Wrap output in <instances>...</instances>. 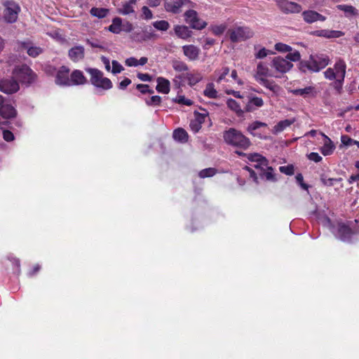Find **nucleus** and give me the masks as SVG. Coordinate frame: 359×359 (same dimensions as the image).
<instances>
[{
    "instance_id": "obj_1",
    "label": "nucleus",
    "mask_w": 359,
    "mask_h": 359,
    "mask_svg": "<svg viewBox=\"0 0 359 359\" xmlns=\"http://www.w3.org/2000/svg\"><path fill=\"white\" fill-rule=\"evenodd\" d=\"M254 163L252 166L257 170V172L251 168L245 165L244 169L250 172V175L255 182L257 180V175L261 179L270 182H276L277 178L274 172V170L271 166L269 165L267 158H249Z\"/></svg>"
},
{
    "instance_id": "obj_2",
    "label": "nucleus",
    "mask_w": 359,
    "mask_h": 359,
    "mask_svg": "<svg viewBox=\"0 0 359 359\" xmlns=\"http://www.w3.org/2000/svg\"><path fill=\"white\" fill-rule=\"evenodd\" d=\"M329 57L323 54L311 55L309 60H302L299 64V69L305 73L307 71L318 72L328 65Z\"/></svg>"
},
{
    "instance_id": "obj_3",
    "label": "nucleus",
    "mask_w": 359,
    "mask_h": 359,
    "mask_svg": "<svg viewBox=\"0 0 359 359\" xmlns=\"http://www.w3.org/2000/svg\"><path fill=\"white\" fill-rule=\"evenodd\" d=\"M223 137L227 144L243 149L248 148L251 144L247 137L235 128H229L224 131Z\"/></svg>"
},
{
    "instance_id": "obj_4",
    "label": "nucleus",
    "mask_w": 359,
    "mask_h": 359,
    "mask_svg": "<svg viewBox=\"0 0 359 359\" xmlns=\"http://www.w3.org/2000/svg\"><path fill=\"white\" fill-rule=\"evenodd\" d=\"M86 71L90 75V83L97 88L104 90L111 89L113 86L111 80L104 77L102 72L95 68H86Z\"/></svg>"
},
{
    "instance_id": "obj_5",
    "label": "nucleus",
    "mask_w": 359,
    "mask_h": 359,
    "mask_svg": "<svg viewBox=\"0 0 359 359\" xmlns=\"http://www.w3.org/2000/svg\"><path fill=\"white\" fill-rule=\"evenodd\" d=\"M226 34L232 43H238L252 38L254 32L247 27H236L229 29Z\"/></svg>"
},
{
    "instance_id": "obj_6",
    "label": "nucleus",
    "mask_w": 359,
    "mask_h": 359,
    "mask_svg": "<svg viewBox=\"0 0 359 359\" xmlns=\"http://www.w3.org/2000/svg\"><path fill=\"white\" fill-rule=\"evenodd\" d=\"M351 222H339L337 226V237L343 242L351 243L352 237L357 233L355 229L351 226Z\"/></svg>"
},
{
    "instance_id": "obj_7",
    "label": "nucleus",
    "mask_w": 359,
    "mask_h": 359,
    "mask_svg": "<svg viewBox=\"0 0 359 359\" xmlns=\"http://www.w3.org/2000/svg\"><path fill=\"white\" fill-rule=\"evenodd\" d=\"M4 5L5 20L9 23L14 22L18 18V13L20 11V6L13 1H6Z\"/></svg>"
},
{
    "instance_id": "obj_8",
    "label": "nucleus",
    "mask_w": 359,
    "mask_h": 359,
    "mask_svg": "<svg viewBox=\"0 0 359 359\" xmlns=\"http://www.w3.org/2000/svg\"><path fill=\"white\" fill-rule=\"evenodd\" d=\"M277 5L284 13H299L302 11V6L297 3L287 0H277Z\"/></svg>"
},
{
    "instance_id": "obj_9",
    "label": "nucleus",
    "mask_w": 359,
    "mask_h": 359,
    "mask_svg": "<svg viewBox=\"0 0 359 359\" xmlns=\"http://www.w3.org/2000/svg\"><path fill=\"white\" fill-rule=\"evenodd\" d=\"M190 3V0H166V2H164V8L168 13L178 14L183 6Z\"/></svg>"
},
{
    "instance_id": "obj_10",
    "label": "nucleus",
    "mask_w": 359,
    "mask_h": 359,
    "mask_svg": "<svg viewBox=\"0 0 359 359\" xmlns=\"http://www.w3.org/2000/svg\"><path fill=\"white\" fill-rule=\"evenodd\" d=\"M271 65L280 73H286L293 67L290 62L280 56L275 57L271 62Z\"/></svg>"
},
{
    "instance_id": "obj_11",
    "label": "nucleus",
    "mask_w": 359,
    "mask_h": 359,
    "mask_svg": "<svg viewBox=\"0 0 359 359\" xmlns=\"http://www.w3.org/2000/svg\"><path fill=\"white\" fill-rule=\"evenodd\" d=\"M69 69L62 66L55 76V83L59 86H70Z\"/></svg>"
},
{
    "instance_id": "obj_12",
    "label": "nucleus",
    "mask_w": 359,
    "mask_h": 359,
    "mask_svg": "<svg viewBox=\"0 0 359 359\" xmlns=\"http://www.w3.org/2000/svg\"><path fill=\"white\" fill-rule=\"evenodd\" d=\"M19 90V84L13 79L0 80V90L6 94H12Z\"/></svg>"
},
{
    "instance_id": "obj_13",
    "label": "nucleus",
    "mask_w": 359,
    "mask_h": 359,
    "mask_svg": "<svg viewBox=\"0 0 359 359\" xmlns=\"http://www.w3.org/2000/svg\"><path fill=\"white\" fill-rule=\"evenodd\" d=\"M302 16L304 20L309 24L316 22L318 20L325 21L326 20V18L324 15L312 10L304 11L302 13Z\"/></svg>"
},
{
    "instance_id": "obj_14",
    "label": "nucleus",
    "mask_w": 359,
    "mask_h": 359,
    "mask_svg": "<svg viewBox=\"0 0 359 359\" xmlns=\"http://www.w3.org/2000/svg\"><path fill=\"white\" fill-rule=\"evenodd\" d=\"M87 83V79L83 72L76 69L70 75V86L83 85Z\"/></svg>"
},
{
    "instance_id": "obj_15",
    "label": "nucleus",
    "mask_w": 359,
    "mask_h": 359,
    "mask_svg": "<svg viewBox=\"0 0 359 359\" xmlns=\"http://www.w3.org/2000/svg\"><path fill=\"white\" fill-rule=\"evenodd\" d=\"M183 53L190 60H196L198 58L200 49L194 45H186L182 47Z\"/></svg>"
},
{
    "instance_id": "obj_16",
    "label": "nucleus",
    "mask_w": 359,
    "mask_h": 359,
    "mask_svg": "<svg viewBox=\"0 0 359 359\" xmlns=\"http://www.w3.org/2000/svg\"><path fill=\"white\" fill-rule=\"evenodd\" d=\"M264 104L262 98L258 97H248L247 103L245 106V111L250 112L255 109V107H260Z\"/></svg>"
},
{
    "instance_id": "obj_17",
    "label": "nucleus",
    "mask_w": 359,
    "mask_h": 359,
    "mask_svg": "<svg viewBox=\"0 0 359 359\" xmlns=\"http://www.w3.org/2000/svg\"><path fill=\"white\" fill-rule=\"evenodd\" d=\"M313 34L316 36H322L327 39L339 38L344 35V33L341 31L328 29L316 30L313 32Z\"/></svg>"
},
{
    "instance_id": "obj_18",
    "label": "nucleus",
    "mask_w": 359,
    "mask_h": 359,
    "mask_svg": "<svg viewBox=\"0 0 359 359\" xmlns=\"http://www.w3.org/2000/svg\"><path fill=\"white\" fill-rule=\"evenodd\" d=\"M37 75L27 65L24 64V85L29 86L35 83Z\"/></svg>"
},
{
    "instance_id": "obj_19",
    "label": "nucleus",
    "mask_w": 359,
    "mask_h": 359,
    "mask_svg": "<svg viewBox=\"0 0 359 359\" xmlns=\"http://www.w3.org/2000/svg\"><path fill=\"white\" fill-rule=\"evenodd\" d=\"M69 57L74 62L81 60L84 57V48L82 46H76L69 50Z\"/></svg>"
},
{
    "instance_id": "obj_20",
    "label": "nucleus",
    "mask_w": 359,
    "mask_h": 359,
    "mask_svg": "<svg viewBox=\"0 0 359 359\" xmlns=\"http://www.w3.org/2000/svg\"><path fill=\"white\" fill-rule=\"evenodd\" d=\"M324 137V144L320 148V151L323 155L329 156L331 155L335 148L333 142L325 135L321 133Z\"/></svg>"
},
{
    "instance_id": "obj_21",
    "label": "nucleus",
    "mask_w": 359,
    "mask_h": 359,
    "mask_svg": "<svg viewBox=\"0 0 359 359\" xmlns=\"http://www.w3.org/2000/svg\"><path fill=\"white\" fill-rule=\"evenodd\" d=\"M24 50H27V54L32 57H36L43 51V48L39 46H34L29 42L24 41Z\"/></svg>"
},
{
    "instance_id": "obj_22",
    "label": "nucleus",
    "mask_w": 359,
    "mask_h": 359,
    "mask_svg": "<svg viewBox=\"0 0 359 359\" xmlns=\"http://www.w3.org/2000/svg\"><path fill=\"white\" fill-rule=\"evenodd\" d=\"M175 34L180 39H186L191 37L192 32L187 26L176 25L174 27Z\"/></svg>"
},
{
    "instance_id": "obj_23",
    "label": "nucleus",
    "mask_w": 359,
    "mask_h": 359,
    "mask_svg": "<svg viewBox=\"0 0 359 359\" xmlns=\"http://www.w3.org/2000/svg\"><path fill=\"white\" fill-rule=\"evenodd\" d=\"M172 137L177 142L185 143L188 141L189 135L184 128H178L173 131Z\"/></svg>"
},
{
    "instance_id": "obj_24",
    "label": "nucleus",
    "mask_w": 359,
    "mask_h": 359,
    "mask_svg": "<svg viewBox=\"0 0 359 359\" xmlns=\"http://www.w3.org/2000/svg\"><path fill=\"white\" fill-rule=\"evenodd\" d=\"M15 109L11 104H4L0 107V115L5 119L11 118L15 116Z\"/></svg>"
},
{
    "instance_id": "obj_25",
    "label": "nucleus",
    "mask_w": 359,
    "mask_h": 359,
    "mask_svg": "<svg viewBox=\"0 0 359 359\" xmlns=\"http://www.w3.org/2000/svg\"><path fill=\"white\" fill-rule=\"evenodd\" d=\"M156 89L159 93L168 94L170 91V81L165 78L158 77Z\"/></svg>"
},
{
    "instance_id": "obj_26",
    "label": "nucleus",
    "mask_w": 359,
    "mask_h": 359,
    "mask_svg": "<svg viewBox=\"0 0 359 359\" xmlns=\"http://www.w3.org/2000/svg\"><path fill=\"white\" fill-rule=\"evenodd\" d=\"M255 79L261 84L264 86L266 88L273 91V93L278 92L279 90V86L275 83L273 81H269L263 77L255 76Z\"/></svg>"
},
{
    "instance_id": "obj_27",
    "label": "nucleus",
    "mask_w": 359,
    "mask_h": 359,
    "mask_svg": "<svg viewBox=\"0 0 359 359\" xmlns=\"http://www.w3.org/2000/svg\"><path fill=\"white\" fill-rule=\"evenodd\" d=\"M226 104L228 107L235 111L238 116H243V114L245 111V108L242 109L240 104L236 100L230 98L227 100Z\"/></svg>"
},
{
    "instance_id": "obj_28",
    "label": "nucleus",
    "mask_w": 359,
    "mask_h": 359,
    "mask_svg": "<svg viewBox=\"0 0 359 359\" xmlns=\"http://www.w3.org/2000/svg\"><path fill=\"white\" fill-rule=\"evenodd\" d=\"M294 122V119L289 120L285 119L279 121L273 128V133L278 134L285 130L287 127H289Z\"/></svg>"
},
{
    "instance_id": "obj_29",
    "label": "nucleus",
    "mask_w": 359,
    "mask_h": 359,
    "mask_svg": "<svg viewBox=\"0 0 359 359\" xmlns=\"http://www.w3.org/2000/svg\"><path fill=\"white\" fill-rule=\"evenodd\" d=\"M122 20L118 18H114L112 24L109 27V31L114 34H119L121 32Z\"/></svg>"
},
{
    "instance_id": "obj_30",
    "label": "nucleus",
    "mask_w": 359,
    "mask_h": 359,
    "mask_svg": "<svg viewBox=\"0 0 359 359\" xmlns=\"http://www.w3.org/2000/svg\"><path fill=\"white\" fill-rule=\"evenodd\" d=\"M109 10L104 8H96L93 7L90 9V13L91 15L94 17H97L98 18H103L107 15Z\"/></svg>"
},
{
    "instance_id": "obj_31",
    "label": "nucleus",
    "mask_w": 359,
    "mask_h": 359,
    "mask_svg": "<svg viewBox=\"0 0 359 359\" xmlns=\"http://www.w3.org/2000/svg\"><path fill=\"white\" fill-rule=\"evenodd\" d=\"M337 8L339 10L344 11L346 13V17L356 15L358 14L357 9L351 5H338L337 6Z\"/></svg>"
},
{
    "instance_id": "obj_32",
    "label": "nucleus",
    "mask_w": 359,
    "mask_h": 359,
    "mask_svg": "<svg viewBox=\"0 0 359 359\" xmlns=\"http://www.w3.org/2000/svg\"><path fill=\"white\" fill-rule=\"evenodd\" d=\"M184 78L188 81V83L191 86H194L202 79L201 75L198 73H187Z\"/></svg>"
},
{
    "instance_id": "obj_33",
    "label": "nucleus",
    "mask_w": 359,
    "mask_h": 359,
    "mask_svg": "<svg viewBox=\"0 0 359 359\" xmlns=\"http://www.w3.org/2000/svg\"><path fill=\"white\" fill-rule=\"evenodd\" d=\"M271 76L272 74L269 73V69L266 65H264L262 62H259L257 65V74L255 75V76L262 77Z\"/></svg>"
},
{
    "instance_id": "obj_34",
    "label": "nucleus",
    "mask_w": 359,
    "mask_h": 359,
    "mask_svg": "<svg viewBox=\"0 0 359 359\" xmlns=\"http://www.w3.org/2000/svg\"><path fill=\"white\" fill-rule=\"evenodd\" d=\"M136 0H130L129 2L123 5V7L118 9V13L123 15H128L134 13L132 4H135Z\"/></svg>"
},
{
    "instance_id": "obj_35",
    "label": "nucleus",
    "mask_w": 359,
    "mask_h": 359,
    "mask_svg": "<svg viewBox=\"0 0 359 359\" xmlns=\"http://www.w3.org/2000/svg\"><path fill=\"white\" fill-rule=\"evenodd\" d=\"M203 94L209 98L217 97V91L215 89L214 84L212 83H209L206 85Z\"/></svg>"
},
{
    "instance_id": "obj_36",
    "label": "nucleus",
    "mask_w": 359,
    "mask_h": 359,
    "mask_svg": "<svg viewBox=\"0 0 359 359\" xmlns=\"http://www.w3.org/2000/svg\"><path fill=\"white\" fill-rule=\"evenodd\" d=\"M184 18L186 22L189 25L198 18L197 12L192 9H189L184 13Z\"/></svg>"
},
{
    "instance_id": "obj_37",
    "label": "nucleus",
    "mask_w": 359,
    "mask_h": 359,
    "mask_svg": "<svg viewBox=\"0 0 359 359\" xmlns=\"http://www.w3.org/2000/svg\"><path fill=\"white\" fill-rule=\"evenodd\" d=\"M227 26L226 24H221L219 25H211L209 29L215 36H220L224 32Z\"/></svg>"
},
{
    "instance_id": "obj_38",
    "label": "nucleus",
    "mask_w": 359,
    "mask_h": 359,
    "mask_svg": "<svg viewBox=\"0 0 359 359\" xmlns=\"http://www.w3.org/2000/svg\"><path fill=\"white\" fill-rule=\"evenodd\" d=\"M346 64L345 62L340 60L339 61H338L335 65H334V69L336 70V74H339L340 73H341V78L342 79H344V77H345V74H346Z\"/></svg>"
},
{
    "instance_id": "obj_39",
    "label": "nucleus",
    "mask_w": 359,
    "mask_h": 359,
    "mask_svg": "<svg viewBox=\"0 0 359 359\" xmlns=\"http://www.w3.org/2000/svg\"><path fill=\"white\" fill-rule=\"evenodd\" d=\"M173 69L177 72H184L189 69L187 64L182 61L173 60L172 62Z\"/></svg>"
},
{
    "instance_id": "obj_40",
    "label": "nucleus",
    "mask_w": 359,
    "mask_h": 359,
    "mask_svg": "<svg viewBox=\"0 0 359 359\" xmlns=\"http://www.w3.org/2000/svg\"><path fill=\"white\" fill-rule=\"evenodd\" d=\"M216 173H217V170L215 168H208L201 170L198 173V176L201 178H205V177H212Z\"/></svg>"
},
{
    "instance_id": "obj_41",
    "label": "nucleus",
    "mask_w": 359,
    "mask_h": 359,
    "mask_svg": "<svg viewBox=\"0 0 359 359\" xmlns=\"http://www.w3.org/2000/svg\"><path fill=\"white\" fill-rule=\"evenodd\" d=\"M313 87L309 86V87H306L304 88L294 89L292 90V93L296 95H301V96L306 97V95L311 93L313 92Z\"/></svg>"
},
{
    "instance_id": "obj_42",
    "label": "nucleus",
    "mask_w": 359,
    "mask_h": 359,
    "mask_svg": "<svg viewBox=\"0 0 359 359\" xmlns=\"http://www.w3.org/2000/svg\"><path fill=\"white\" fill-rule=\"evenodd\" d=\"M153 26L158 30L167 31L170 27V24L166 20H158L153 23Z\"/></svg>"
},
{
    "instance_id": "obj_43",
    "label": "nucleus",
    "mask_w": 359,
    "mask_h": 359,
    "mask_svg": "<svg viewBox=\"0 0 359 359\" xmlns=\"http://www.w3.org/2000/svg\"><path fill=\"white\" fill-rule=\"evenodd\" d=\"M267 125L265 123L261 122V121H255L252 123H250L247 128V130L250 133H252V132L256 131L257 129H259L261 127H266Z\"/></svg>"
},
{
    "instance_id": "obj_44",
    "label": "nucleus",
    "mask_w": 359,
    "mask_h": 359,
    "mask_svg": "<svg viewBox=\"0 0 359 359\" xmlns=\"http://www.w3.org/2000/svg\"><path fill=\"white\" fill-rule=\"evenodd\" d=\"M207 25V22L201 20L200 18H197L192 23H191L190 27L192 29L201 30L205 28Z\"/></svg>"
},
{
    "instance_id": "obj_45",
    "label": "nucleus",
    "mask_w": 359,
    "mask_h": 359,
    "mask_svg": "<svg viewBox=\"0 0 359 359\" xmlns=\"http://www.w3.org/2000/svg\"><path fill=\"white\" fill-rule=\"evenodd\" d=\"M275 49L279 52H282V53H288V52H291L292 48L291 46L287 45V44H285V43H276L275 45Z\"/></svg>"
},
{
    "instance_id": "obj_46",
    "label": "nucleus",
    "mask_w": 359,
    "mask_h": 359,
    "mask_svg": "<svg viewBox=\"0 0 359 359\" xmlns=\"http://www.w3.org/2000/svg\"><path fill=\"white\" fill-rule=\"evenodd\" d=\"M341 146L350 147L354 144H356V141L351 139L346 135H341Z\"/></svg>"
},
{
    "instance_id": "obj_47",
    "label": "nucleus",
    "mask_w": 359,
    "mask_h": 359,
    "mask_svg": "<svg viewBox=\"0 0 359 359\" xmlns=\"http://www.w3.org/2000/svg\"><path fill=\"white\" fill-rule=\"evenodd\" d=\"M279 170L287 175H292L294 172V165L292 164L280 166Z\"/></svg>"
},
{
    "instance_id": "obj_48",
    "label": "nucleus",
    "mask_w": 359,
    "mask_h": 359,
    "mask_svg": "<svg viewBox=\"0 0 359 359\" xmlns=\"http://www.w3.org/2000/svg\"><path fill=\"white\" fill-rule=\"evenodd\" d=\"M285 59H287V61H299L301 59L300 53L298 50H295L293 53L288 52L287 55L285 56Z\"/></svg>"
},
{
    "instance_id": "obj_49",
    "label": "nucleus",
    "mask_w": 359,
    "mask_h": 359,
    "mask_svg": "<svg viewBox=\"0 0 359 359\" xmlns=\"http://www.w3.org/2000/svg\"><path fill=\"white\" fill-rule=\"evenodd\" d=\"M161 102V97L158 95L151 96L149 100H146V103L149 106H159Z\"/></svg>"
},
{
    "instance_id": "obj_50",
    "label": "nucleus",
    "mask_w": 359,
    "mask_h": 359,
    "mask_svg": "<svg viewBox=\"0 0 359 359\" xmlns=\"http://www.w3.org/2000/svg\"><path fill=\"white\" fill-rule=\"evenodd\" d=\"M173 102L179 103V104H184L187 106H191L193 104V102L191 100L187 99L183 95L179 96L178 98L173 99Z\"/></svg>"
},
{
    "instance_id": "obj_51",
    "label": "nucleus",
    "mask_w": 359,
    "mask_h": 359,
    "mask_svg": "<svg viewBox=\"0 0 359 359\" xmlns=\"http://www.w3.org/2000/svg\"><path fill=\"white\" fill-rule=\"evenodd\" d=\"M112 73L116 74L118 73H120L121 71L123 70V67L121 64H119L116 60H112Z\"/></svg>"
},
{
    "instance_id": "obj_52",
    "label": "nucleus",
    "mask_w": 359,
    "mask_h": 359,
    "mask_svg": "<svg viewBox=\"0 0 359 359\" xmlns=\"http://www.w3.org/2000/svg\"><path fill=\"white\" fill-rule=\"evenodd\" d=\"M151 28L149 27V31H147V28H145V29L143 31L144 35L142 38L143 41H147L151 39H154L156 36V35L151 32Z\"/></svg>"
},
{
    "instance_id": "obj_53",
    "label": "nucleus",
    "mask_w": 359,
    "mask_h": 359,
    "mask_svg": "<svg viewBox=\"0 0 359 359\" xmlns=\"http://www.w3.org/2000/svg\"><path fill=\"white\" fill-rule=\"evenodd\" d=\"M297 183L304 190H307L309 186L304 182V177L301 173H299L295 177Z\"/></svg>"
},
{
    "instance_id": "obj_54",
    "label": "nucleus",
    "mask_w": 359,
    "mask_h": 359,
    "mask_svg": "<svg viewBox=\"0 0 359 359\" xmlns=\"http://www.w3.org/2000/svg\"><path fill=\"white\" fill-rule=\"evenodd\" d=\"M325 77L329 80H334L337 78V74L333 69L328 68L324 72Z\"/></svg>"
},
{
    "instance_id": "obj_55",
    "label": "nucleus",
    "mask_w": 359,
    "mask_h": 359,
    "mask_svg": "<svg viewBox=\"0 0 359 359\" xmlns=\"http://www.w3.org/2000/svg\"><path fill=\"white\" fill-rule=\"evenodd\" d=\"M273 52L266 49L265 48H262L259 50V51L256 54V58L262 59L267 56L269 54H272Z\"/></svg>"
},
{
    "instance_id": "obj_56",
    "label": "nucleus",
    "mask_w": 359,
    "mask_h": 359,
    "mask_svg": "<svg viewBox=\"0 0 359 359\" xmlns=\"http://www.w3.org/2000/svg\"><path fill=\"white\" fill-rule=\"evenodd\" d=\"M142 15L146 20H150L153 18V14L151 10L146 6L142 8Z\"/></svg>"
},
{
    "instance_id": "obj_57",
    "label": "nucleus",
    "mask_w": 359,
    "mask_h": 359,
    "mask_svg": "<svg viewBox=\"0 0 359 359\" xmlns=\"http://www.w3.org/2000/svg\"><path fill=\"white\" fill-rule=\"evenodd\" d=\"M2 133H3V137L6 141L11 142L14 140V135L10 130H4L2 131Z\"/></svg>"
},
{
    "instance_id": "obj_58",
    "label": "nucleus",
    "mask_w": 359,
    "mask_h": 359,
    "mask_svg": "<svg viewBox=\"0 0 359 359\" xmlns=\"http://www.w3.org/2000/svg\"><path fill=\"white\" fill-rule=\"evenodd\" d=\"M194 114H195V121L201 124L205 122V119L208 116V114H201V113L196 112V111L194 113Z\"/></svg>"
},
{
    "instance_id": "obj_59",
    "label": "nucleus",
    "mask_w": 359,
    "mask_h": 359,
    "mask_svg": "<svg viewBox=\"0 0 359 359\" xmlns=\"http://www.w3.org/2000/svg\"><path fill=\"white\" fill-rule=\"evenodd\" d=\"M201 123L194 121H191L190 123V127L193 131L197 133L201 128Z\"/></svg>"
},
{
    "instance_id": "obj_60",
    "label": "nucleus",
    "mask_w": 359,
    "mask_h": 359,
    "mask_svg": "<svg viewBox=\"0 0 359 359\" xmlns=\"http://www.w3.org/2000/svg\"><path fill=\"white\" fill-rule=\"evenodd\" d=\"M133 29V25L129 22H126V23H122V25H121V31H124L126 32H130Z\"/></svg>"
},
{
    "instance_id": "obj_61",
    "label": "nucleus",
    "mask_w": 359,
    "mask_h": 359,
    "mask_svg": "<svg viewBox=\"0 0 359 359\" xmlns=\"http://www.w3.org/2000/svg\"><path fill=\"white\" fill-rule=\"evenodd\" d=\"M41 269V266L39 264H36L32 269L29 270L27 273V275L29 276H33L36 274Z\"/></svg>"
},
{
    "instance_id": "obj_62",
    "label": "nucleus",
    "mask_w": 359,
    "mask_h": 359,
    "mask_svg": "<svg viewBox=\"0 0 359 359\" xmlns=\"http://www.w3.org/2000/svg\"><path fill=\"white\" fill-rule=\"evenodd\" d=\"M126 64L128 67H136L138 65V60L135 57H130L126 60Z\"/></svg>"
},
{
    "instance_id": "obj_63",
    "label": "nucleus",
    "mask_w": 359,
    "mask_h": 359,
    "mask_svg": "<svg viewBox=\"0 0 359 359\" xmlns=\"http://www.w3.org/2000/svg\"><path fill=\"white\" fill-rule=\"evenodd\" d=\"M137 76L142 81H150L151 80V76L148 74L138 73Z\"/></svg>"
},
{
    "instance_id": "obj_64",
    "label": "nucleus",
    "mask_w": 359,
    "mask_h": 359,
    "mask_svg": "<svg viewBox=\"0 0 359 359\" xmlns=\"http://www.w3.org/2000/svg\"><path fill=\"white\" fill-rule=\"evenodd\" d=\"M11 262H12V263L13 264V265L15 266V272L18 273V274H20V259H16V258H12L11 259Z\"/></svg>"
}]
</instances>
